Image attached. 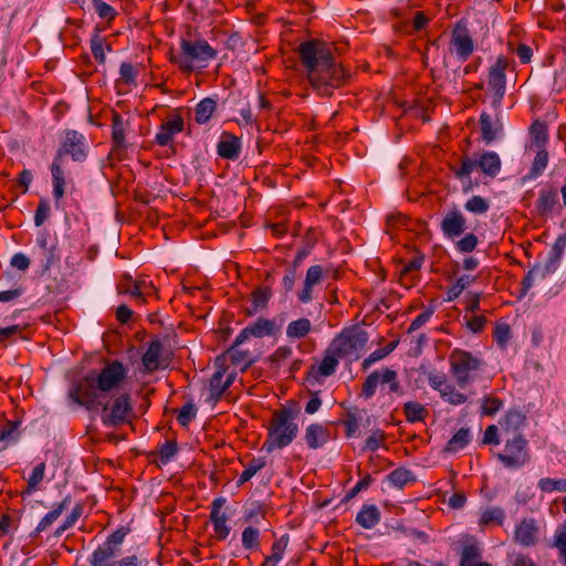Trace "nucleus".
<instances>
[{
    "label": "nucleus",
    "instance_id": "41",
    "mask_svg": "<svg viewBox=\"0 0 566 566\" xmlns=\"http://www.w3.org/2000/svg\"><path fill=\"white\" fill-rule=\"evenodd\" d=\"M470 442V431L468 428L459 429L444 447L446 452H458Z\"/></svg>",
    "mask_w": 566,
    "mask_h": 566
},
{
    "label": "nucleus",
    "instance_id": "20",
    "mask_svg": "<svg viewBox=\"0 0 566 566\" xmlns=\"http://www.w3.org/2000/svg\"><path fill=\"white\" fill-rule=\"evenodd\" d=\"M275 323L271 319L259 317L254 323L250 324L241 331L234 340V345H241L250 336L261 338L263 336L273 335Z\"/></svg>",
    "mask_w": 566,
    "mask_h": 566
},
{
    "label": "nucleus",
    "instance_id": "38",
    "mask_svg": "<svg viewBox=\"0 0 566 566\" xmlns=\"http://www.w3.org/2000/svg\"><path fill=\"white\" fill-rule=\"evenodd\" d=\"M312 328L311 321L308 318H298L292 321L286 327V336L291 339H301L305 337Z\"/></svg>",
    "mask_w": 566,
    "mask_h": 566
},
{
    "label": "nucleus",
    "instance_id": "47",
    "mask_svg": "<svg viewBox=\"0 0 566 566\" xmlns=\"http://www.w3.org/2000/svg\"><path fill=\"white\" fill-rule=\"evenodd\" d=\"M266 462L264 458H253L245 470L241 473L238 485H242L243 483L250 481L260 470L265 467Z\"/></svg>",
    "mask_w": 566,
    "mask_h": 566
},
{
    "label": "nucleus",
    "instance_id": "9",
    "mask_svg": "<svg viewBox=\"0 0 566 566\" xmlns=\"http://www.w3.org/2000/svg\"><path fill=\"white\" fill-rule=\"evenodd\" d=\"M495 457L504 468L518 469L530 462L528 441L523 434L506 437L503 452L496 453Z\"/></svg>",
    "mask_w": 566,
    "mask_h": 566
},
{
    "label": "nucleus",
    "instance_id": "43",
    "mask_svg": "<svg viewBox=\"0 0 566 566\" xmlns=\"http://www.w3.org/2000/svg\"><path fill=\"white\" fill-rule=\"evenodd\" d=\"M390 484L398 489H403L409 482L415 481L412 472L405 468H398L388 474Z\"/></svg>",
    "mask_w": 566,
    "mask_h": 566
},
{
    "label": "nucleus",
    "instance_id": "7",
    "mask_svg": "<svg viewBox=\"0 0 566 566\" xmlns=\"http://www.w3.org/2000/svg\"><path fill=\"white\" fill-rule=\"evenodd\" d=\"M102 410L101 419L106 427H117L129 420L133 415L130 395L120 392L115 398L105 401L102 399L99 408Z\"/></svg>",
    "mask_w": 566,
    "mask_h": 566
},
{
    "label": "nucleus",
    "instance_id": "30",
    "mask_svg": "<svg viewBox=\"0 0 566 566\" xmlns=\"http://www.w3.org/2000/svg\"><path fill=\"white\" fill-rule=\"evenodd\" d=\"M71 503V495L65 496L59 504H55L53 509L48 512L39 522L35 532L41 533L49 528L63 513Z\"/></svg>",
    "mask_w": 566,
    "mask_h": 566
},
{
    "label": "nucleus",
    "instance_id": "62",
    "mask_svg": "<svg viewBox=\"0 0 566 566\" xmlns=\"http://www.w3.org/2000/svg\"><path fill=\"white\" fill-rule=\"evenodd\" d=\"M553 546L558 549L560 557L566 559V522L556 530Z\"/></svg>",
    "mask_w": 566,
    "mask_h": 566
},
{
    "label": "nucleus",
    "instance_id": "63",
    "mask_svg": "<svg viewBox=\"0 0 566 566\" xmlns=\"http://www.w3.org/2000/svg\"><path fill=\"white\" fill-rule=\"evenodd\" d=\"M386 438L387 436L385 431L380 429L374 430L365 442V450L376 451L380 446L385 443Z\"/></svg>",
    "mask_w": 566,
    "mask_h": 566
},
{
    "label": "nucleus",
    "instance_id": "11",
    "mask_svg": "<svg viewBox=\"0 0 566 566\" xmlns=\"http://www.w3.org/2000/svg\"><path fill=\"white\" fill-rule=\"evenodd\" d=\"M511 61L504 55L497 56L495 63L489 67V90L492 92V106L500 109L503 97L506 92L505 71L510 66Z\"/></svg>",
    "mask_w": 566,
    "mask_h": 566
},
{
    "label": "nucleus",
    "instance_id": "55",
    "mask_svg": "<svg viewBox=\"0 0 566 566\" xmlns=\"http://www.w3.org/2000/svg\"><path fill=\"white\" fill-rule=\"evenodd\" d=\"M155 287L151 282L145 280H137L134 282V291L136 292V302L138 304H145L147 296L154 292Z\"/></svg>",
    "mask_w": 566,
    "mask_h": 566
},
{
    "label": "nucleus",
    "instance_id": "53",
    "mask_svg": "<svg viewBox=\"0 0 566 566\" xmlns=\"http://www.w3.org/2000/svg\"><path fill=\"white\" fill-rule=\"evenodd\" d=\"M178 444L175 440H167L158 449V457L160 464L169 463L172 458L178 453Z\"/></svg>",
    "mask_w": 566,
    "mask_h": 566
},
{
    "label": "nucleus",
    "instance_id": "4",
    "mask_svg": "<svg viewBox=\"0 0 566 566\" xmlns=\"http://www.w3.org/2000/svg\"><path fill=\"white\" fill-rule=\"evenodd\" d=\"M300 412L295 402L275 410L268 426V437L263 450L271 453L290 446L297 437L298 426L295 422Z\"/></svg>",
    "mask_w": 566,
    "mask_h": 566
},
{
    "label": "nucleus",
    "instance_id": "40",
    "mask_svg": "<svg viewBox=\"0 0 566 566\" xmlns=\"http://www.w3.org/2000/svg\"><path fill=\"white\" fill-rule=\"evenodd\" d=\"M505 518V512L501 507H488L482 512L479 524L481 527L489 525H502Z\"/></svg>",
    "mask_w": 566,
    "mask_h": 566
},
{
    "label": "nucleus",
    "instance_id": "3",
    "mask_svg": "<svg viewBox=\"0 0 566 566\" xmlns=\"http://www.w3.org/2000/svg\"><path fill=\"white\" fill-rule=\"evenodd\" d=\"M71 156L74 161H84L87 157L85 137L83 134L67 129L61 146L57 148L53 163L51 165V174L53 180V197L55 205L63 198L65 190V177L62 168L64 158Z\"/></svg>",
    "mask_w": 566,
    "mask_h": 566
},
{
    "label": "nucleus",
    "instance_id": "13",
    "mask_svg": "<svg viewBox=\"0 0 566 566\" xmlns=\"http://www.w3.org/2000/svg\"><path fill=\"white\" fill-rule=\"evenodd\" d=\"M440 229L448 239L459 238L465 232L467 219L455 205L442 214Z\"/></svg>",
    "mask_w": 566,
    "mask_h": 566
},
{
    "label": "nucleus",
    "instance_id": "18",
    "mask_svg": "<svg viewBox=\"0 0 566 566\" xmlns=\"http://www.w3.org/2000/svg\"><path fill=\"white\" fill-rule=\"evenodd\" d=\"M338 356L334 354L332 348L327 349L319 365H312L307 371V381L319 382L322 377L332 376L338 366Z\"/></svg>",
    "mask_w": 566,
    "mask_h": 566
},
{
    "label": "nucleus",
    "instance_id": "45",
    "mask_svg": "<svg viewBox=\"0 0 566 566\" xmlns=\"http://www.w3.org/2000/svg\"><path fill=\"white\" fill-rule=\"evenodd\" d=\"M531 135L537 148H545L548 134L547 126L544 122L536 119L531 126Z\"/></svg>",
    "mask_w": 566,
    "mask_h": 566
},
{
    "label": "nucleus",
    "instance_id": "15",
    "mask_svg": "<svg viewBox=\"0 0 566 566\" xmlns=\"http://www.w3.org/2000/svg\"><path fill=\"white\" fill-rule=\"evenodd\" d=\"M163 343L159 339H153L142 357V363L145 370L149 374L167 368L170 364V358L163 355Z\"/></svg>",
    "mask_w": 566,
    "mask_h": 566
},
{
    "label": "nucleus",
    "instance_id": "26",
    "mask_svg": "<svg viewBox=\"0 0 566 566\" xmlns=\"http://www.w3.org/2000/svg\"><path fill=\"white\" fill-rule=\"evenodd\" d=\"M538 528L534 520L524 518L518 525H516L514 532V539L518 544L525 547H530L537 542Z\"/></svg>",
    "mask_w": 566,
    "mask_h": 566
},
{
    "label": "nucleus",
    "instance_id": "12",
    "mask_svg": "<svg viewBox=\"0 0 566 566\" xmlns=\"http://www.w3.org/2000/svg\"><path fill=\"white\" fill-rule=\"evenodd\" d=\"M129 533V527L122 526L109 534L106 541L91 555L90 559L106 560L108 557H117L122 553V544Z\"/></svg>",
    "mask_w": 566,
    "mask_h": 566
},
{
    "label": "nucleus",
    "instance_id": "48",
    "mask_svg": "<svg viewBox=\"0 0 566 566\" xmlns=\"http://www.w3.org/2000/svg\"><path fill=\"white\" fill-rule=\"evenodd\" d=\"M474 281V277H471L470 275H462L460 276L447 291V300L449 302L454 301L458 298L462 292L468 287L472 282Z\"/></svg>",
    "mask_w": 566,
    "mask_h": 566
},
{
    "label": "nucleus",
    "instance_id": "24",
    "mask_svg": "<svg viewBox=\"0 0 566 566\" xmlns=\"http://www.w3.org/2000/svg\"><path fill=\"white\" fill-rule=\"evenodd\" d=\"M459 566H492L488 562L482 560V549L478 542L473 538L463 544L460 554Z\"/></svg>",
    "mask_w": 566,
    "mask_h": 566
},
{
    "label": "nucleus",
    "instance_id": "50",
    "mask_svg": "<svg viewBox=\"0 0 566 566\" xmlns=\"http://www.w3.org/2000/svg\"><path fill=\"white\" fill-rule=\"evenodd\" d=\"M119 80L116 81V84L118 85L120 82H123L126 85H137L136 77L138 75L137 69L128 62H123L119 67Z\"/></svg>",
    "mask_w": 566,
    "mask_h": 566
},
{
    "label": "nucleus",
    "instance_id": "42",
    "mask_svg": "<svg viewBox=\"0 0 566 566\" xmlns=\"http://www.w3.org/2000/svg\"><path fill=\"white\" fill-rule=\"evenodd\" d=\"M242 546L249 552H256L260 549V531L254 526H248L242 532Z\"/></svg>",
    "mask_w": 566,
    "mask_h": 566
},
{
    "label": "nucleus",
    "instance_id": "2",
    "mask_svg": "<svg viewBox=\"0 0 566 566\" xmlns=\"http://www.w3.org/2000/svg\"><path fill=\"white\" fill-rule=\"evenodd\" d=\"M127 369L119 360L107 364L99 373L91 370L69 391V397L87 410H97L106 392L116 389L126 378Z\"/></svg>",
    "mask_w": 566,
    "mask_h": 566
},
{
    "label": "nucleus",
    "instance_id": "52",
    "mask_svg": "<svg viewBox=\"0 0 566 566\" xmlns=\"http://www.w3.org/2000/svg\"><path fill=\"white\" fill-rule=\"evenodd\" d=\"M44 471L45 462H41L33 468L32 473L28 479L27 490L24 491L25 493L30 494L38 489L39 484L44 479Z\"/></svg>",
    "mask_w": 566,
    "mask_h": 566
},
{
    "label": "nucleus",
    "instance_id": "21",
    "mask_svg": "<svg viewBox=\"0 0 566 566\" xmlns=\"http://www.w3.org/2000/svg\"><path fill=\"white\" fill-rule=\"evenodd\" d=\"M184 130V118L180 114L169 116L159 127L155 140L159 146H167L174 136Z\"/></svg>",
    "mask_w": 566,
    "mask_h": 566
},
{
    "label": "nucleus",
    "instance_id": "64",
    "mask_svg": "<svg viewBox=\"0 0 566 566\" xmlns=\"http://www.w3.org/2000/svg\"><path fill=\"white\" fill-rule=\"evenodd\" d=\"M493 337L501 348H505L511 338V328L507 324H497L493 331Z\"/></svg>",
    "mask_w": 566,
    "mask_h": 566
},
{
    "label": "nucleus",
    "instance_id": "10",
    "mask_svg": "<svg viewBox=\"0 0 566 566\" xmlns=\"http://www.w3.org/2000/svg\"><path fill=\"white\" fill-rule=\"evenodd\" d=\"M368 342V333L358 327L344 329L331 344V348L338 357L352 355L364 349Z\"/></svg>",
    "mask_w": 566,
    "mask_h": 566
},
{
    "label": "nucleus",
    "instance_id": "1",
    "mask_svg": "<svg viewBox=\"0 0 566 566\" xmlns=\"http://www.w3.org/2000/svg\"><path fill=\"white\" fill-rule=\"evenodd\" d=\"M334 50L333 43L319 39L304 41L296 49L308 82L326 96L342 87L349 77L348 71L336 60Z\"/></svg>",
    "mask_w": 566,
    "mask_h": 566
},
{
    "label": "nucleus",
    "instance_id": "14",
    "mask_svg": "<svg viewBox=\"0 0 566 566\" xmlns=\"http://www.w3.org/2000/svg\"><path fill=\"white\" fill-rule=\"evenodd\" d=\"M450 45L458 57L467 61L474 51V42L465 24L458 22L452 31Z\"/></svg>",
    "mask_w": 566,
    "mask_h": 566
},
{
    "label": "nucleus",
    "instance_id": "19",
    "mask_svg": "<svg viewBox=\"0 0 566 566\" xmlns=\"http://www.w3.org/2000/svg\"><path fill=\"white\" fill-rule=\"evenodd\" d=\"M216 371L212 374L209 381V400L217 402L221 399L223 392L227 390L223 377L227 374L228 365L226 364V356H218L214 361Z\"/></svg>",
    "mask_w": 566,
    "mask_h": 566
},
{
    "label": "nucleus",
    "instance_id": "31",
    "mask_svg": "<svg viewBox=\"0 0 566 566\" xmlns=\"http://www.w3.org/2000/svg\"><path fill=\"white\" fill-rule=\"evenodd\" d=\"M115 557H108L106 560L88 559L91 566H147L148 562L140 556L133 554L114 560Z\"/></svg>",
    "mask_w": 566,
    "mask_h": 566
},
{
    "label": "nucleus",
    "instance_id": "46",
    "mask_svg": "<svg viewBox=\"0 0 566 566\" xmlns=\"http://www.w3.org/2000/svg\"><path fill=\"white\" fill-rule=\"evenodd\" d=\"M439 394L444 401L453 406L462 405L468 400V397L458 391L450 382H448Z\"/></svg>",
    "mask_w": 566,
    "mask_h": 566
},
{
    "label": "nucleus",
    "instance_id": "17",
    "mask_svg": "<svg viewBox=\"0 0 566 566\" xmlns=\"http://www.w3.org/2000/svg\"><path fill=\"white\" fill-rule=\"evenodd\" d=\"M226 500L223 497H217L213 500L211 504V511L209 515V520L212 524L214 537L218 541H224L230 534V526H228L227 521L228 517L226 513L221 512L222 506L224 505Z\"/></svg>",
    "mask_w": 566,
    "mask_h": 566
},
{
    "label": "nucleus",
    "instance_id": "39",
    "mask_svg": "<svg viewBox=\"0 0 566 566\" xmlns=\"http://www.w3.org/2000/svg\"><path fill=\"white\" fill-rule=\"evenodd\" d=\"M548 164V153L545 148H537L532 167L526 176L527 179H536L546 169Z\"/></svg>",
    "mask_w": 566,
    "mask_h": 566
},
{
    "label": "nucleus",
    "instance_id": "51",
    "mask_svg": "<svg viewBox=\"0 0 566 566\" xmlns=\"http://www.w3.org/2000/svg\"><path fill=\"white\" fill-rule=\"evenodd\" d=\"M381 382V374L379 371H373L367 376L365 379L363 387H361V396L365 399L371 398L375 392L378 384Z\"/></svg>",
    "mask_w": 566,
    "mask_h": 566
},
{
    "label": "nucleus",
    "instance_id": "49",
    "mask_svg": "<svg viewBox=\"0 0 566 566\" xmlns=\"http://www.w3.org/2000/svg\"><path fill=\"white\" fill-rule=\"evenodd\" d=\"M464 208L471 213L484 214L490 209V202L481 196H472L465 201Z\"/></svg>",
    "mask_w": 566,
    "mask_h": 566
},
{
    "label": "nucleus",
    "instance_id": "44",
    "mask_svg": "<svg viewBox=\"0 0 566 566\" xmlns=\"http://www.w3.org/2000/svg\"><path fill=\"white\" fill-rule=\"evenodd\" d=\"M84 511L82 503H76L64 522L55 530L54 535L60 537L65 531L73 527Z\"/></svg>",
    "mask_w": 566,
    "mask_h": 566
},
{
    "label": "nucleus",
    "instance_id": "29",
    "mask_svg": "<svg viewBox=\"0 0 566 566\" xmlns=\"http://www.w3.org/2000/svg\"><path fill=\"white\" fill-rule=\"evenodd\" d=\"M239 346L233 344L222 356H226V361L230 359L232 365L239 367L243 373L254 363V359L249 350H241L238 348Z\"/></svg>",
    "mask_w": 566,
    "mask_h": 566
},
{
    "label": "nucleus",
    "instance_id": "56",
    "mask_svg": "<svg viewBox=\"0 0 566 566\" xmlns=\"http://www.w3.org/2000/svg\"><path fill=\"white\" fill-rule=\"evenodd\" d=\"M478 244V237L473 232H469L455 242V248L461 253H470L476 249Z\"/></svg>",
    "mask_w": 566,
    "mask_h": 566
},
{
    "label": "nucleus",
    "instance_id": "27",
    "mask_svg": "<svg viewBox=\"0 0 566 566\" xmlns=\"http://www.w3.org/2000/svg\"><path fill=\"white\" fill-rule=\"evenodd\" d=\"M241 149L240 139L232 134H223L218 143L217 151L221 158L235 160L239 158Z\"/></svg>",
    "mask_w": 566,
    "mask_h": 566
},
{
    "label": "nucleus",
    "instance_id": "23",
    "mask_svg": "<svg viewBox=\"0 0 566 566\" xmlns=\"http://www.w3.org/2000/svg\"><path fill=\"white\" fill-rule=\"evenodd\" d=\"M331 439V431L327 426L322 423H311L306 427L304 440L308 448L319 449Z\"/></svg>",
    "mask_w": 566,
    "mask_h": 566
},
{
    "label": "nucleus",
    "instance_id": "8",
    "mask_svg": "<svg viewBox=\"0 0 566 566\" xmlns=\"http://www.w3.org/2000/svg\"><path fill=\"white\" fill-rule=\"evenodd\" d=\"M455 178L463 180L470 178L474 169L481 170L483 174L494 178L501 169V159L494 151H484L479 159H472L469 156L461 158L460 167H451Z\"/></svg>",
    "mask_w": 566,
    "mask_h": 566
},
{
    "label": "nucleus",
    "instance_id": "54",
    "mask_svg": "<svg viewBox=\"0 0 566 566\" xmlns=\"http://www.w3.org/2000/svg\"><path fill=\"white\" fill-rule=\"evenodd\" d=\"M538 488L543 492H566V479L554 480L551 478H543L538 481Z\"/></svg>",
    "mask_w": 566,
    "mask_h": 566
},
{
    "label": "nucleus",
    "instance_id": "36",
    "mask_svg": "<svg viewBox=\"0 0 566 566\" xmlns=\"http://www.w3.org/2000/svg\"><path fill=\"white\" fill-rule=\"evenodd\" d=\"M289 534H284L279 539H276L272 545L271 555L265 557L264 563L261 566H276L283 558V554L289 545Z\"/></svg>",
    "mask_w": 566,
    "mask_h": 566
},
{
    "label": "nucleus",
    "instance_id": "57",
    "mask_svg": "<svg viewBox=\"0 0 566 566\" xmlns=\"http://www.w3.org/2000/svg\"><path fill=\"white\" fill-rule=\"evenodd\" d=\"M93 9L103 20L112 21L116 17V10L103 0H91Z\"/></svg>",
    "mask_w": 566,
    "mask_h": 566
},
{
    "label": "nucleus",
    "instance_id": "59",
    "mask_svg": "<svg viewBox=\"0 0 566 566\" xmlns=\"http://www.w3.org/2000/svg\"><path fill=\"white\" fill-rule=\"evenodd\" d=\"M381 384H388L391 392L401 395L402 389L398 380L397 373L392 369L386 368L381 374Z\"/></svg>",
    "mask_w": 566,
    "mask_h": 566
},
{
    "label": "nucleus",
    "instance_id": "32",
    "mask_svg": "<svg viewBox=\"0 0 566 566\" xmlns=\"http://www.w3.org/2000/svg\"><path fill=\"white\" fill-rule=\"evenodd\" d=\"M480 126L481 138L486 144L494 142L499 130L501 129V124L499 122H493L491 115L485 112L480 115Z\"/></svg>",
    "mask_w": 566,
    "mask_h": 566
},
{
    "label": "nucleus",
    "instance_id": "35",
    "mask_svg": "<svg viewBox=\"0 0 566 566\" xmlns=\"http://www.w3.org/2000/svg\"><path fill=\"white\" fill-rule=\"evenodd\" d=\"M126 123L119 113L114 112L112 115V140L115 149L125 147Z\"/></svg>",
    "mask_w": 566,
    "mask_h": 566
},
{
    "label": "nucleus",
    "instance_id": "33",
    "mask_svg": "<svg viewBox=\"0 0 566 566\" xmlns=\"http://www.w3.org/2000/svg\"><path fill=\"white\" fill-rule=\"evenodd\" d=\"M402 411L406 420L410 423L423 422L429 416V410L418 401L405 402Z\"/></svg>",
    "mask_w": 566,
    "mask_h": 566
},
{
    "label": "nucleus",
    "instance_id": "16",
    "mask_svg": "<svg viewBox=\"0 0 566 566\" xmlns=\"http://www.w3.org/2000/svg\"><path fill=\"white\" fill-rule=\"evenodd\" d=\"M331 272V269L323 268L322 265H312L307 269L303 287L297 294L301 303L306 304L313 300V289L318 285L325 276Z\"/></svg>",
    "mask_w": 566,
    "mask_h": 566
},
{
    "label": "nucleus",
    "instance_id": "58",
    "mask_svg": "<svg viewBox=\"0 0 566 566\" xmlns=\"http://www.w3.org/2000/svg\"><path fill=\"white\" fill-rule=\"evenodd\" d=\"M558 268V263L547 259L544 263H536L532 268V274H536L537 279L544 280L549 274L554 273Z\"/></svg>",
    "mask_w": 566,
    "mask_h": 566
},
{
    "label": "nucleus",
    "instance_id": "5",
    "mask_svg": "<svg viewBox=\"0 0 566 566\" xmlns=\"http://www.w3.org/2000/svg\"><path fill=\"white\" fill-rule=\"evenodd\" d=\"M217 57V51L202 38L185 39L180 41V52L170 54V61L182 72H192L195 69H205L209 61Z\"/></svg>",
    "mask_w": 566,
    "mask_h": 566
},
{
    "label": "nucleus",
    "instance_id": "25",
    "mask_svg": "<svg viewBox=\"0 0 566 566\" xmlns=\"http://www.w3.org/2000/svg\"><path fill=\"white\" fill-rule=\"evenodd\" d=\"M557 202V189L551 185H546L539 190L538 198L535 201V209L541 217H547L553 212Z\"/></svg>",
    "mask_w": 566,
    "mask_h": 566
},
{
    "label": "nucleus",
    "instance_id": "6",
    "mask_svg": "<svg viewBox=\"0 0 566 566\" xmlns=\"http://www.w3.org/2000/svg\"><path fill=\"white\" fill-rule=\"evenodd\" d=\"M450 371L460 388H465L483 366L482 359L468 350L454 348L449 355Z\"/></svg>",
    "mask_w": 566,
    "mask_h": 566
},
{
    "label": "nucleus",
    "instance_id": "34",
    "mask_svg": "<svg viewBox=\"0 0 566 566\" xmlns=\"http://www.w3.org/2000/svg\"><path fill=\"white\" fill-rule=\"evenodd\" d=\"M272 296V290L270 286H260L252 291V307L248 308L247 312L249 315H253L260 310H264L268 306L269 300Z\"/></svg>",
    "mask_w": 566,
    "mask_h": 566
},
{
    "label": "nucleus",
    "instance_id": "22",
    "mask_svg": "<svg viewBox=\"0 0 566 566\" xmlns=\"http://www.w3.org/2000/svg\"><path fill=\"white\" fill-rule=\"evenodd\" d=\"M525 424L526 416L522 411L516 409L507 410L499 421L501 434L505 437L521 434L518 430L523 428Z\"/></svg>",
    "mask_w": 566,
    "mask_h": 566
},
{
    "label": "nucleus",
    "instance_id": "28",
    "mask_svg": "<svg viewBox=\"0 0 566 566\" xmlns=\"http://www.w3.org/2000/svg\"><path fill=\"white\" fill-rule=\"evenodd\" d=\"M380 511L374 504H365L357 513L356 523L365 530L375 527L380 522Z\"/></svg>",
    "mask_w": 566,
    "mask_h": 566
},
{
    "label": "nucleus",
    "instance_id": "37",
    "mask_svg": "<svg viewBox=\"0 0 566 566\" xmlns=\"http://www.w3.org/2000/svg\"><path fill=\"white\" fill-rule=\"evenodd\" d=\"M217 108L216 99L206 97L200 101L195 109V119L198 124H206L210 120Z\"/></svg>",
    "mask_w": 566,
    "mask_h": 566
},
{
    "label": "nucleus",
    "instance_id": "61",
    "mask_svg": "<svg viewBox=\"0 0 566 566\" xmlns=\"http://www.w3.org/2000/svg\"><path fill=\"white\" fill-rule=\"evenodd\" d=\"M197 409L193 403L188 402L182 406L177 415V421L180 426L187 427L196 417Z\"/></svg>",
    "mask_w": 566,
    "mask_h": 566
},
{
    "label": "nucleus",
    "instance_id": "60",
    "mask_svg": "<svg viewBox=\"0 0 566 566\" xmlns=\"http://www.w3.org/2000/svg\"><path fill=\"white\" fill-rule=\"evenodd\" d=\"M503 408V400L493 396H485L482 402V413L486 416H494Z\"/></svg>",
    "mask_w": 566,
    "mask_h": 566
}]
</instances>
